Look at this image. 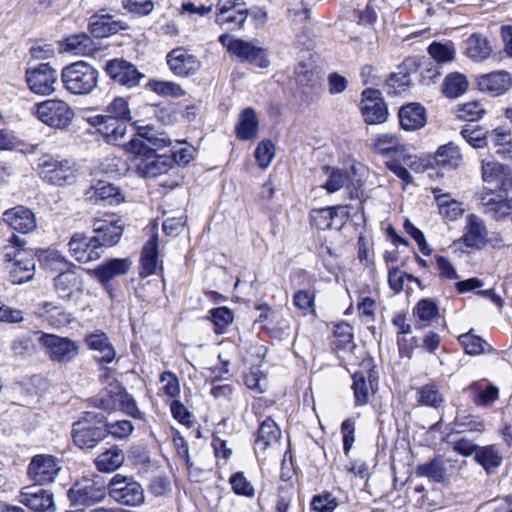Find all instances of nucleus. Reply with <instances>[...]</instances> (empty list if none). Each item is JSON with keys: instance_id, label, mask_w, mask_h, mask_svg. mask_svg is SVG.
I'll list each match as a JSON object with an SVG mask.
<instances>
[{"instance_id": "obj_23", "label": "nucleus", "mask_w": 512, "mask_h": 512, "mask_svg": "<svg viewBox=\"0 0 512 512\" xmlns=\"http://www.w3.org/2000/svg\"><path fill=\"white\" fill-rule=\"evenodd\" d=\"M229 52L241 61L249 62L260 68H266L269 64L263 48L241 39H237L229 44Z\"/></svg>"}, {"instance_id": "obj_34", "label": "nucleus", "mask_w": 512, "mask_h": 512, "mask_svg": "<svg viewBox=\"0 0 512 512\" xmlns=\"http://www.w3.org/2000/svg\"><path fill=\"white\" fill-rule=\"evenodd\" d=\"M86 343L91 350L99 352L100 361L111 363L116 356L108 336L104 332L92 333L86 337Z\"/></svg>"}, {"instance_id": "obj_36", "label": "nucleus", "mask_w": 512, "mask_h": 512, "mask_svg": "<svg viewBox=\"0 0 512 512\" xmlns=\"http://www.w3.org/2000/svg\"><path fill=\"white\" fill-rule=\"evenodd\" d=\"M158 259V234H153L144 245L141 255L140 275L143 277L150 276L157 269Z\"/></svg>"}, {"instance_id": "obj_25", "label": "nucleus", "mask_w": 512, "mask_h": 512, "mask_svg": "<svg viewBox=\"0 0 512 512\" xmlns=\"http://www.w3.org/2000/svg\"><path fill=\"white\" fill-rule=\"evenodd\" d=\"M132 266L130 258H112L92 270V275L106 285L115 277L126 275Z\"/></svg>"}, {"instance_id": "obj_12", "label": "nucleus", "mask_w": 512, "mask_h": 512, "mask_svg": "<svg viewBox=\"0 0 512 512\" xmlns=\"http://www.w3.org/2000/svg\"><path fill=\"white\" fill-rule=\"evenodd\" d=\"M98 238L82 233L74 234L69 243V253L79 263H89L98 260L103 251Z\"/></svg>"}, {"instance_id": "obj_46", "label": "nucleus", "mask_w": 512, "mask_h": 512, "mask_svg": "<svg viewBox=\"0 0 512 512\" xmlns=\"http://www.w3.org/2000/svg\"><path fill=\"white\" fill-rule=\"evenodd\" d=\"M38 315L55 326H62L69 322V315L54 302L41 303L38 307Z\"/></svg>"}, {"instance_id": "obj_22", "label": "nucleus", "mask_w": 512, "mask_h": 512, "mask_svg": "<svg viewBox=\"0 0 512 512\" xmlns=\"http://www.w3.org/2000/svg\"><path fill=\"white\" fill-rule=\"evenodd\" d=\"M129 120H120L117 118H103L94 116L89 118V123L96 127L108 143L121 145L127 132V122Z\"/></svg>"}, {"instance_id": "obj_32", "label": "nucleus", "mask_w": 512, "mask_h": 512, "mask_svg": "<svg viewBox=\"0 0 512 512\" xmlns=\"http://www.w3.org/2000/svg\"><path fill=\"white\" fill-rule=\"evenodd\" d=\"M351 389L353 390L354 394L355 406L366 405L369 402L370 394L374 392L371 374L355 372L352 375Z\"/></svg>"}, {"instance_id": "obj_17", "label": "nucleus", "mask_w": 512, "mask_h": 512, "mask_svg": "<svg viewBox=\"0 0 512 512\" xmlns=\"http://www.w3.org/2000/svg\"><path fill=\"white\" fill-rule=\"evenodd\" d=\"M361 110L364 120L368 124L383 123L388 115L381 92L371 88L362 93Z\"/></svg>"}, {"instance_id": "obj_62", "label": "nucleus", "mask_w": 512, "mask_h": 512, "mask_svg": "<svg viewBox=\"0 0 512 512\" xmlns=\"http://www.w3.org/2000/svg\"><path fill=\"white\" fill-rule=\"evenodd\" d=\"M337 506V499L331 493L315 495L311 501V507L316 512H333Z\"/></svg>"}, {"instance_id": "obj_27", "label": "nucleus", "mask_w": 512, "mask_h": 512, "mask_svg": "<svg viewBox=\"0 0 512 512\" xmlns=\"http://www.w3.org/2000/svg\"><path fill=\"white\" fill-rule=\"evenodd\" d=\"M54 287L60 298L71 299L82 292L83 281L75 271L67 270L55 277Z\"/></svg>"}, {"instance_id": "obj_49", "label": "nucleus", "mask_w": 512, "mask_h": 512, "mask_svg": "<svg viewBox=\"0 0 512 512\" xmlns=\"http://www.w3.org/2000/svg\"><path fill=\"white\" fill-rule=\"evenodd\" d=\"M429 55L437 62V63H447L454 60L456 55V50L451 42H432L428 47Z\"/></svg>"}, {"instance_id": "obj_50", "label": "nucleus", "mask_w": 512, "mask_h": 512, "mask_svg": "<svg viewBox=\"0 0 512 512\" xmlns=\"http://www.w3.org/2000/svg\"><path fill=\"white\" fill-rule=\"evenodd\" d=\"M485 113V109L479 101H469L459 104L456 109V115L459 119L465 121H477Z\"/></svg>"}, {"instance_id": "obj_47", "label": "nucleus", "mask_w": 512, "mask_h": 512, "mask_svg": "<svg viewBox=\"0 0 512 512\" xmlns=\"http://www.w3.org/2000/svg\"><path fill=\"white\" fill-rule=\"evenodd\" d=\"M65 48L75 55H91L95 51L93 40L86 34L70 36L66 39Z\"/></svg>"}, {"instance_id": "obj_51", "label": "nucleus", "mask_w": 512, "mask_h": 512, "mask_svg": "<svg viewBox=\"0 0 512 512\" xmlns=\"http://www.w3.org/2000/svg\"><path fill=\"white\" fill-rule=\"evenodd\" d=\"M328 179L323 185L329 193H334L344 187L348 181V174L346 171L338 168L325 167Z\"/></svg>"}, {"instance_id": "obj_13", "label": "nucleus", "mask_w": 512, "mask_h": 512, "mask_svg": "<svg viewBox=\"0 0 512 512\" xmlns=\"http://www.w3.org/2000/svg\"><path fill=\"white\" fill-rule=\"evenodd\" d=\"M166 62L170 71L181 78L195 75L201 67V61L184 47L172 49L166 56Z\"/></svg>"}, {"instance_id": "obj_33", "label": "nucleus", "mask_w": 512, "mask_h": 512, "mask_svg": "<svg viewBox=\"0 0 512 512\" xmlns=\"http://www.w3.org/2000/svg\"><path fill=\"white\" fill-rule=\"evenodd\" d=\"M125 28L124 23L115 20L111 15L94 16L90 22V31L97 38L108 37Z\"/></svg>"}, {"instance_id": "obj_6", "label": "nucleus", "mask_w": 512, "mask_h": 512, "mask_svg": "<svg viewBox=\"0 0 512 512\" xmlns=\"http://www.w3.org/2000/svg\"><path fill=\"white\" fill-rule=\"evenodd\" d=\"M108 494L115 501L127 506H139L144 502L142 486L131 477L115 474L108 483Z\"/></svg>"}, {"instance_id": "obj_44", "label": "nucleus", "mask_w": 512, "mask_h": 512, "mask_svg": "<svg viewBox=\"0 0 512 512\" xmlns=\"http://www.w3.org/2000/svg\"><path fill=\"white\" fill-rule=\"evenodd\" d=\"M489 138L496 148V153L503 157H512V134L507 128L494 129Z\"/></svg>"}, {"instance_id": "obj_43", "label": "nucleus", "mask_w": 512, "mask_h": 512, "mask_svg": "<svg viewBox=\"0 0 512 512\" xmlns=\"http://www.w3.org/2000/svg\"><path fill=\"white\" fill-rule=\"evenodd\" d=\"M467 77L459 72L448 74L443 82V93L449 98H457L468 89Z\"/></svg>"}, {"instance_id": "obj_39", "label": "nucleus", "mask_w": 512, "mask_h": 512, "mask_svg": "<svg viewBox=\"0 0 512 512\" xmlns=\"http://www.w3.org/2000/svg\"><path fill=\"white\" fill-rule=\"evenodd\" d=\"M372 149L377 154L391 156L393 154L403 152L404 146L397 135L392 133H383L374 137Z\"/></svg>"}, {"instance_id": "obj_3", "label": "nucleus", "mask_w": 512, "mask_h": 512, "mask_svg": "<svg viewBox=\"0 0 512 512\" xmlns=\"http://www.w3.org/2000/svg\"><path fill=\"white\" fill-rule=\"evenodd\" d=\"M98 78V71L85 61L72 63L61 73L65 89L75 95L90 94L97 87Z\"/></svg>"}, {"instance_id": "obj_7", "label": "nucleus", "mask_w": 512, "mask_h": 512, "mask_svg": "<svg viewBox=\"0 0 512 512\" xmlns=\"http://www.w3.org/2000/svg\"><path fill=\"white\" fill-rule=\"evenodd\" d=\"M93 419H95L97 423H101L104 417L87 412L81 420L73 425L72 436L74 443L82 449L94 448L106 437L104 428L91 423Z\"/></svg>"}, {"instance_id": "obj_11", "label": "nucleus", "mask_w": 512, "mask_h": 512, "mask_svg": "<svg viewBox=\"0 0 512 512\" xmlns=\"http://www.w3.org/2000/svg\"><path fill=\"white\" fill-rule=\"evenodd\" d=\"M215 22L226 29L240 28L248 17V9L241 0H218Z\"/></svg>"}, {"instance_id": "obj_37", "label": "nucleus", "mask_w": 512, "mask_h": 512, "mask_svg": "<svg viewBox=\"0 0 512 512\" xmlns=\"http://www.w3.org/2000/svg\"><path fill=\"white\" fill-rule=\"evenodd\" d=\"M258 118L252 108L244 109L238 119L236 126L237 136L242 140H251L257 135Z\"/></svg>"}, {"instance_id": "obj_63", "label": "nucleus", "mask_w": 512, "mask_h": 512, "mask_svg": "<svg viewBox=\"0 0 512 512\" xmlns=\"http://www.w3.org/2000/svg\"><path fill=\"white\" fill-rule=\"evenodd\" d=\"M106 435L110 434L115 438L124 439L132 434L134 431L133 424L128 420H120L105 425Z\"/></svg>"}, {"instance_id": "obj_38", "label": "nucleus", "mask_w": 512, "mask_h": 512, "mask_svg": "<svg viewBox=\"0 0 512 512\" xmlns=\"http://www.w3.org/2000/svg\"><path fill=\"white\" fill-rule=\"evenodd\" d=\"M122 390L123 387L118 383H111L105 391L93 399L94 406L108 413L116 411Z\"/></svg>"}, {"instance_id": "obj_30", "label": "nucleus", "mask_w": 512, "mask_h": 512, "mask_svg": "<svg viewBox=\"0 0 512 512\" xmlns=\"http://www.w3.org/2000/svg\"><path fill=\"white\" fill-rule=\"evenodd\" d=\"M492 46L490 41L481 34L474 33L465 41V54L475 62H482L490 57Z\"/></svg>"}, {"instance_id": "obj_58", "label": "nucleus", "mask_w": 512, "mask_h": 512, "mask_svg": "<svg viewBox=\"0 0 512 512\" xmlns=\"http://www.w3.org/2000/svg\"><path fill=\"white\" fill-rule=\"evenodd\" d=\"M230 485L237 495L253 498L255 489L242 472H237L230 477Z\"/></svg>"}, {"instance_id": "obj_5", "label": "nucleus", "mask_w": 512, "mask_h": 512, "mask_svg": "<svg viewBox=\"0 0 512 512\" xmlns=\"http://www.w3.org/2000/svg\"><path fill=\"white\" fill-rule=\"evenodd\" d=\"M108 493V484L101 476L83 477L68 491V497L74 505H93L104 500Z\"/></svg>"}, {"instance_id": "obj_2", "label": "nucleus", "mask_w": 512, "mask_h": 512, "mask_svg": "<svg viewBox=\"0 0 512 512\" xmlns=\"http://www.w3.org/2000/svg\"><path fill=\"white\" fill-rule=\"evenodd\" d=\"M26 241L12 235L4 247L5 268L13 284H22L31 280L35 274V261L32 254L23 247Z\"/></svg>"}, {"instance_id": "obj_26", "label": "nucleus", "mask_w": 512, "mask_h": 512, "mask_svg": "<svg viewBox=\"0 0 512 512\" xmlns=\"http://www.w3.org/2000/svg\"><path fill=\"white\" fill-rule=\"evenodd\" d=\"M488 231L482 218L475 214L466 216L465 233L462 237L464 244L470 248H482L486 245Z\"/></svg>"}, {"instance_id": "obj_21", "label": "nucleus", "mask_w": 512, "mask_h": 512, "mask_svg": "<svg viewBox=\"0 0 512 512\" xmlns=\"http://www.w3.org/2000/svg\"><path fill=\"white\" fill-rule=\"evenodd\" d=\"M3 222L11 229L22 234L30 233L37 227L33 211L22 205L6 210L3 213Z\"/></svg>"}, {"instance_id": "obj_35", "label": "nucleus", "mask_w": 512, "mask_h": 512, "mask_svg": "<svg viewBox=\"0 0 512 512\" xmlns=\"http://www.w3.org/2000/svg\"><path fill=\"white\" fill-rule=\"evenodd\" d=\"M124 461V452L117 446H113L97 456L95 465L100 472L112 473L120 468Z\"/></svg>"}, {"instance_id": "obj_14", "label": "nucleus", "mask_w": 512, "mask_h": 512, "mask_svg": "<svg viewBox=\"0 0 512 512\" xmlns=\"http://www.w3.org/2000/svg\"><path fill=\"white\" fill-rule=\"evenodd\" d=\"M61 470L60 461L48 454L35 455L27 469L29 478L36 483L46 484L55 480Z\"/></svg>"}, {"instance_id": "obj_42", "label": "nucleus", "mask_w": 512, "mask_h": 512, "mask_svg": "<svg viewBox=\"0 0 512 512\" xmlns=\"http://www.w3.org/2000/svg\"><path fill=\"white\" fill-rule=\"evenodd\" d=\"M475 460L487 473H492L502 462V456L494 445L479 447Z\"/></svg>"}, {"instance_id": "obj_1", "label": "nucleus", "mask_w": 512, "mask_h": 512, "mask_svg": "<svg viewBox=\"0 0 512 512\" xmlns=\"http://www.w3.org/2000/svg\"><path fill=\"white\" fill-rule=\"evenodd\" d=\"M169 141L160 137L149 127H139L137 134L126 145L125 150L135 155V168L139 176L157 177L171 167V157L158 155L157 150L166 147Z\"/></svg>"}, {"instance_id": "obj_64", "label": "nucleus", "mask_w": 512, "mask_h": 512, "mask_svg": "<svg viewBox=\"0 0 512 512\" xmlns=\"http://www.w3.org/2000/svg\"><path fill=\"white\" fill-rule=\"evenodd\" d=\"M152 90L160 95L179 97L184 95L181 86L172 81H157L150 83Z\"/></svg>"}, {"instance_id": "obj_16", "label": "nucleus", "mask_w": 512, "mask_h": 512, "mask_svg": "<svg viewBox=\"0 0 512 512\" xmlns=\"http://www.w3.org/2000/svg\"><path fill=\"white\" fill-rule=\"evenodd\" d=\"M309 216L311 223L320 230L340 229L349 216V209L343 205L313 209Z\"/></svg>"}, {"instance_id": "obj_28", "label": "nucleus", "mask_w": 512, "mask_h": 512, "mask_svg": "<svg viewBox=\"0 0 512 512\" xmlns=\"http://www.w3.org/2000/svg\"><path fill=\"white\" fill-rule=\"evenodd\" d=\"M432 193L436 201L439 213L449 221L459 219L463 213V204L454 199L451 194L444 192L441 188H433Z\"/></svg>"}, {"instance_id": "obj_61", "label": "nucleus", "mask_w": 512, "mask_h": 512, "mask_svg": "<svg viewBox=\"0 0 512 512\" xmlns=\"http://www.w3.org/2000/svg\"><path fill=\"white\" fill-rule=\"evenodd\" d=\"M455 427L457 432L465 431H477L482 432L484 430V422L477 416H462L457 415L455 419Z\"/></svg>"}, {"instance_id": "obj_48", "label": "nucleus", "mask_w": 512, "mask_h": 512, "mask_svg": "<svg viewBox=\"0 0 512 512\" xmlns=\"http://www.w3.org/2000/svg\"><path fill=\"white\" fill-rule=\"evenodd\" d=\"M92 190L93 195H90V198L94 197L95 200H110L120 203L124 199L119 188L106 181H99Z\"/></svg>"}, {"instance_id": "obj_41", "label": "nucleus", "mask_w": 512, "mask_h": 512, "mask_svg": "<svg viewBox=\"0 0 512 512\" xmlns=\"http://www.w3.org/2000/svg\"><path fill=\"white\" fill-rule=\"evenodd\" d=\"M435 161L440 167L455 169L461 164L462 155L456 145L448 143L438 148Z\"/></svg>"}, {"instance_id": "obj_56", "label": "nucleus", "mask_w": 512, "mask_h": 512, "mask_svg": "<svg viewBox=\"0 0 512 512\" xmlns=\"http://www.w3.org/2000/svg\"><path fill=\"white\" fill-rule=\"evenodd\" d=\"M458 339L465 352L469 355H479L485 352L486 342L471 332L460 335Z\"/></svg>"}, {"instance_id": "obj_45", "label": "nucleus", "mask_w": 512, "mask_h": 512, "mask_svg": "<svg viewBox=\"0 0 512 512\" xmlns=\"http://www.w3.org/2000/svg\"><path fill=\"white\" fill-rule=\"evenodd\" d=\"M416 474L421 477H428L434 482L443 483L447 480L445 463L440 458H435L429 463L419 465Z\"/></svg>"}, {"instance_id": "obj_29", "label": "nucleus", "mask_w": 512, "mask_h": 512, "mask_svg": "<svg viewBox=\"0 0 512 512\" xmlns=\"http://www.w3.org/2000/svg\"><path fill=\"white\" fill-rule=\"evenodd\" d=\"M399 122L407 131H414L426 124V112L420 104L411 103L399 110Z\"/></svg>"}, {"instance_id": "obj_24", "label": "nucleus", "mask_w": 512, "mask_h": 512, "mask_svg": "<svg viewBox=\"0 0 512 512\" xmlns=\"http://www.w3.org/2000/svg\"><path fill=\"white\" fill-rule=\"evenodd\" d=\"M281 438V430L276 422L267 418L264 420L257 433V437L254 444L256 454H265L268 450H274Z\"/></svg>"}, {"instance_id": "obj_15", "label": "nucleus", "mask_w": 512, "mask_h": 512, "mask_svg": "<svg viewBox=\"0 0 512 512\" xmlns=\"http://www.w3.org/2000/svg\"><path fill=\"white\" fill-rule=\"evenodd\" d=\"M93 231L98 238L101 247H112L116 245L123 234L124 225L119 218L112 215H105L103 218H95L92 224Z\"/></svg>"}, {"instance_id": "obj_10", "label": "nucleus", "mask_w": 512, "mask_h": 512, "mask_svg": "<svg viewBox=\"0 0 512 512\" xmlns=\"http://www.w3.org/2000/svg\"><path fill=\"white\" fill-rule=\"evenodd\" d=\"M25 78L28 88L34 94L47 96L55 91L57 73L48 63L28 68Z\"/></svg>"}, {"instance_id": "obj_20", "label": "nucleus", "mask_w": 512, "mask_h": 512, "mask_svg": "<svg viewBox=\"0 0 512 512\" xmlns=\"http://www.w3.org/2000/svg\"><path fill=\"white\" fill-rule=\"evenodd\" d=\"M106 72L114 81L129 88L137 86L144 77L133 64L120 59L107 62Z\"/></svg>"}, {"instance_id": "obj_40", "label": "nucleus", "mask_w": 512, "mask_h": 512, "mask_svg": "<svg viewBox=\"0 0 512 512\" xmlns=\"http://www.w3.org/2000/svg\"><path fill=\"white\" fill-rule=\"evenodd\" d=\"M480 207L482 212L494 219L497 214L503 208V203L506 201V197L495 192L492 189H484L478 193Z\"/></svg>"}, {"instance_id": "obj_59", "label": "nucleus", "mask_w": 512, "mask_h": 512, "mask_svg": "<svg viewBox=\"0 0 512 512\" xmlns=\"http://www.w3.org/2000/svg\"><path fill=\"white\" fill-rule=\"evenodd\" d=\"M472 388L478 391V395L474 400L478 406H487L497 400L499 396L498 388L492 384H487L485 388H482V384L475 383L472 385Z\"/></svg>"}, {"instance_id": "obj_18", "label": "nucleus", "mask_w": 512, "mask_h": 512, "mask_svg": "<svg viewBox=\"0 0 512 512\" xmlns=\"http://www.w3.org/2000/svg\"><path fill=\"white\" fill-rule=\"evenodd\" d=\"M18 500L21 504L35 512L55 511L53 494L36 485L22 488Z\"/></svg>"}, {"instance_id": "obj_53", "label": "nucleus", "mask_w": 512, "mask_h": 512, "mask_svg": "<svg viewBox=\"0 0 512 512\" xmlns=\"http://www.w3.org/2000/svg\"><path fill=\"white\" fill-rule=\"evenodd\" d=\"M210 319L215 327V332L223 333L233 322V312L227 307H218L210 311Z\"/></svg>"}, {"instance_id": "obj_4", "label": "nucleus", "mask_w": 512, "mask_h": 512, "mask_svg": "<svg viewBox=\"0 0 512 512\" xmlns=\"http://www.w3.org/2000/svg\"><path fill=\"white\" fill-rule=\"evenodd\" d=\"M32 114L42 123L56 129L67 128L74 118V112L68 103L58 99L37 103L32 109Z\"/></svg>"}, {"instance_id": "obj_52", "label": "nucleus", "mask_w": 512, "mask_h": 512, "mask_svg": "<svg viewBox=\"0 0 512 512\" xmlns=\"http://www.w3.org/2000/svg\"><path fill=\"white\" fill-rule=\"evenodd\" d=\"M405 281L413 282L419 287L421 285L420 280L411 274H408L398 268H392L389 270L388 283L394 292L399 293L402 291Z\"/></svg>"}, {"instance_id": "obj_55", "label": "nucleus", "mask_w": 512, "mask_h": 512, "mask_svg": "<svg viewBox=\"0 0 512 512\" xmlns=\"http://www.w3.org/2000/svg\"><path fill=\"white\" fill-rule=\"evenodd\" d=\"M99 116L103 118L131 120L128 102L122 97L114 98V100L107 106L106 114Z\"/></svg>"}, {"instance_id": "obj_31", "label": "nucleus", "mask_w": 512, "mask_h": 512, "mask_svg": "<svg viewBox=\"0 0 512 512\" xmlns=\"http://www.w3.org/2000/svg\"><path fill=\"white\" fill-rule=\"evenodd\" d=\"M478 86L481 91L500 95L510 88L511 77L509 73L503 71L490 73L479 78Z\"/></svg>"}, {"instance_id": "obj_54", "label": "nucleus", "mask_w": 512, "mask_h": 512, "mask_svg": "<svg viewBox=\"0 0 512 512\" xmlns=\"http://www.w3.org/2000/svg\"><path fill=\"white\" fill-rule=\"evenodd\" d=\"M418 401L427 406L438 407L443 402V397L435 384H426L418 389Z\"/></svg>"}, {"instance_id": "obj_19", "label": "nucleus", "mask_w": 512, "mask_h": 512, "mask_svg": "<svg viewBox=\"0 0 512 512\" xmlns=\"http://www.w3.org/2000/svg\"><path fill=\"white\" fill-rule=\"evenodd\" d=\"M481 171L484 183L500 191H507L512 187L510 167L496 161L482 160Z\"/></svg>"}, {"instance_id": "obj_8", "label": "nucleus", "mask_w": 512, "mask_h": 512, "mask_svg": "<svg viewBox=\"0 0 512 512\" xmlns=\"http://www.w3.org/2000/svg\"><path fill=\"white\" fill-rule=\"evenodd\" d=\"M39 174L52 185L64 186L75 182L77 170L68 160L47 158L39 163Z\"/></svg>"}, {"instance_id": "obj_9", "label": "nucleus", "mask_w": 512, "mask_h": 512, "mask_svg": "<svg viewBox=\"0 0 512 512\" xmlns=\"http://www.w3.org/2000/svg\"><path fill=\"white\" fill-rule=\"evenodd\" d=\"M39 342L45 349L46 354L54 362H70L79 353L77 343L67 337L41 333Z\"/></svg>"}, {"instance_id": "obj_60", "label": "nucleus", "mask_w": 512, "mask_h": 512, "mask_svg": "<svg viewBox=\"0 0 512 512\" xmlns=\"http://www.w3.org/2000/svg\"><path fill=\"white\" fill-rule=\"evenodd\" d=\"M414 313L420 321L431 322L438 316V306L433 300L423 299L417 303Z\"/></svg>"}, {"instance_id": "obj_57", "label": "nucleus", "mask_w": 512, "mask_h": 512, "mask_svg": "<svg viewBox=\"0 0 512 512\" xmlns=\"http://www.w3.org/2000/svg\"><path fill=\"white\" fill-rule=\"evenodd\" d=\"M274 157L275 146L270 140H263L258 144L255 150V158L261 169L268 168Z\"/></svg>"}]
</instances>
